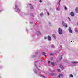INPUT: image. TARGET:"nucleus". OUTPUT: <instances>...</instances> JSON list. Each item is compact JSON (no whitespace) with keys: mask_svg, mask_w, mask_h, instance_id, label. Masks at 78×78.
Returning <instances> with one entry per match:
<instances>
[{"mask_svg":"<svg viewBox=\"0 0 78 78\" xmlns=\"http://www.w3.org/2000/svg\"><path fill=\"white\" fill-rule=\"evenodd\" d=\"M58 32L60 34H62V29L59 28Z\"/></svg>","mask_w":78,"mask_h":78,"instance_id":"1","label":"nucleus"},{"mask_svg":"<svg viewBox=\"0 0 78 78\" xmlns=\"http://www.w3.org/2000/svg\"><path fill=\"white\" fill-rule=\"evenodd\" d=\"M62 24L63 26H64L66 28H67V24H65V23H64V21L62 22Z\"/></svg>","mask_w":78,"mask_h":78,"instance_id":"2","label":"nucleus"},{"mask_svg":"<svg viewBox=\"0 0 78 78\" xmlns=\"http://www.w3.org/2000/svg\"><path fill=\"white\" fill-rule=\"evenodd\" d=\"M70 15L72 16V17H73L74 16V13H73V12H71L70 13Z\"/></svg>","mask_w":78,"mask_h":78,"instance_id":"3","label":"nucleus"},{"mask_svg":"<svg viewBox=\"0 0 78 78\" xmlns=\"http://www.w3.org/2000/svg\"><path fill=\"white\" fill-rule=\"evenodd\" d=\"M68 30H69V32L70 33H72V30L71 29V28H70V27H69V28Z\"/></svg>","mask_w":78,"mask_h":78,"instance_id":"4","label":"nucleus"},{"mask_svg":"<svg viewBox=\"0 0 78 78\" xmlns=\"http://www.w3.org/2000/svg\"><path fill=\"white\" fill-rule=\"evenodd\" d=\"M75 11L77 13H78V8L76 7V8H75Z\"/></svg>","mask_w":78,"mask_h":78,"instance_id":"5","label":"nucleus"},{"mask_svg":"<svg viewBox=\"0 0 78 78\" xmlns=\"http://www.w3.org/2000/svg\"><path fill=\"white\" fill-rule=\"evenodd\" d=\"M72 64H77L78 63V62L73 61L72 62Z\"/></svg>","mask_w":78,"mask_h":78,"instance_id":"6","label":"nucleus"},{"mask_svg":"<svg viewBox=\"0 0 78 78\" xmlns=\"http://www.w3.org/2000/svg\"><path fill=\"white\" fill-rule=\"evenodd\" d=\"M48 39L49 41H51V37L50 36H48Z\"/></svg>","mask_w":78,"mask_h":78,"instance_id":"7","label":"nucleus"},{"mask_svg":"<svg viewBox=\"0 0 78 78\" xmlns=\"http://www.w3.org/2000/svg\"><path fill=\"white\" fill-rule=\"evenodd\" d=\"M60 67V68H61L62 69V70H63V69L64 68L63 67V66H62V65H60L59 66Z\"/></svg>","mask_w":78,"mask_h":78,"instance_id":"8","label":"nucleus"},{"mask_svg":"<svg viewBox=\"0 0 78 78\" xmlns=\"http://www.w3.org/2000/svg\"><path fill=\"white\" fill-rule=\"evenodd\" d=\"M62 76H63L62 74H60L59 75V76L58 77H59V78H61V77H62Z\"/></svg>","mask_w":78,"mask_h":78,"instance_id":"9","label":"nucleus"},{"mask_svg":"<svg viewBox=\"0 0 78 78\" xmlns=\"http://www.w3.org/2000/svg\"><path fill=\"white\" fill-rule=\"evenodd\" d=\"M43 14H44V13H40V16H41V17H42Z\"/></svg>","mask_w":78,"mask_h":78,"instance_id":"10","label":"nucleus"},{"mask_svg":"<svg viewBox=\"0 0 78 78\" xmlns=\"http://www.w3.org/2000/svg\"><path fill=\"white\" fill-rule=\"evenodd\" d=\"M37 35H40L41 34V33H40V32H37Z\"/></svg>","mask_w":78,"mask_h":78,"instance_id":"11","label":"nucleus"},{"mask_svg":"<svg viewBox=\"0 0 78 78\" xmlns=\"http://www.w3.org/2000/svg\"><path fill=\"white\" fill-rule=\"evenodd\" d=\"M51 64L52 65V66H55V63H54V62H51Z\"/></svg>","mask_w":78,"mask_h":78,"instance_id":"12","label":"nucleus"},{"mask_svg":"<svg viewBox=\"0 0 78 78\" xmlns=\"http://www.w3.org/2000/svg\"><path fill=\"white\" fill-rule=\"evenodd\" d=\"M52 36L53 37H54V38H55V39L56 38V36H55V34L53 35Z\"/></svg>","mask_w":78,"mask_h":78,"instance_id":"13","label":"nucleus"},{"mask_svg":"<svg viewBox=\"0 0 78 78\" xmlns=\"http://www.w3.org/2000/svg\"><path fill=\"white\" fill-rule=\"evenodd\" d=\"M51 75H56V74H55L54 73H51Z\"/></svg>","mask_w":78,"mask_h":78,"instance_id":"14","label":"nucleus"},{"mask_svg":"<svg viewBox=\"0 0 78 78\" xmlns=\"http://www.w3.org/2000/svg\"><path fill=\"white\" fill-rule=\"evenodd\" d=\"M62 59V56H61V57L59 58V60H61Z\"/></svg>","mask_w":78,"mask_h":78,"instance_id":"15","label":"nucleus"},{"mask_svg":"<svg viewBox=\"0 0 78 78\" xmlns=\"http://www.w3.org/2000/svg\"><path fill=\"white\" fill-rule=\"evenodd\" d=\"M43 55H44V56H45V52H43Z\"/></svg>","mask_w":78,"mask_h":78,"instance_id":"16","label":"nucleus"},{"mask_svg":"<svg viewBox=\"0 0 78 78\" xmlns=\"http://www.w3.org/2000/svg\"><path fill=\"white\" fill-rule=\"evenodd\" d=\"M64 9H65V10H67V7H66V6L65 7Z\"/></svg>","mask_w":78,"mask_h":78,"instance_id":"17","label":"nucleus"},{"mask_svg":"<svg viewBox=\"0 0 78 78\" xmlns=\"http://www.w3.org/2000/svg\"><path fill=\"white\" fill-rule=\"evenodd\" d=\"M18 11H20V9H19V8H18L17 9Z\"/></svg>","mask_w":78,"mask_h":78,"instance_id":"18","label":"nucleus"},{"mask_svg":"<svg viewBox=\"0 0 78 78\" xmlns=\"http://www.w3.org/2000/svg\"><path fill=\"white\" fill-rule=\"evenodd\" d=\"M70 77H73V75L72 74H70Z\"/></svg>","mask_w":78,"mask_h":78,"instance_id":"19","label":"nucleus"},{"mask_svg":"<svg viewBox=\"0 0 78 78\" xmlns=\"http://www.w3.org/2000/svg\"><path fill=\"white\" fill-rule=\"evenodd\" d=\"M68 19H69V21H71V20H70V19L69 18V17H68Z\"/></svg>","mask_w":78,"mask_h":78,"instance_id":"20","label":"nucleus"},{"mask_svg":"<svg viewBox=\"0 0 78 78\" xmlns=\"http://www.w3.org/2000/svg\"><path fill=\"white\" fill-rule=\"evenodd\" d=\"M50 59H51V60H53V58L52 57H51L50 58Z\"/></svg>","mask_w":78,"mask_h":78,"instance_id":"21","label":"nucleus"},{"mask_svg":"<svg viewBox=\"0 0 78 78\" xmlns=\"http://www.w3.org/2000/svg\"><path fill=\"white\" fill-rule=\"evenodd\" d=\"M57 11H59V9L57 8Z\"/></svg>","mask_w":78,"mask_h":78,"instance_id":"22","label":"nucleus"},{"mask_svg":"<svg viewBox=\"0 0 78 78\" xmlns=\"http://www.w3.org/2000/svg\"><path fill=\"white\" fill-rule=\"evenodd\" d=\"M58 72H60V69H58Z\"/></svg>","mask_w":78,"mask_h":78,"instance_id":"23","label":"nucleus"},{"mask_svg":"<svg viewBox=\"0 0 78 78\" xmlns=\"http://www.w3.org/2000/svg\"><path fill=\"white\" fill-rule=\"evenodd\" d=\"M76 32L77 33H78V30H76Z\"/></svg>","mask_w":78,"mask_h":78,"instance_id":"24","label":"nucleus"},{"mask_svg":"<svg viewBox=\"0 0 78 78\" xmlns=\"http://www.w3.org/2000/svg\"><path fill=\"white\" fill-rule=\"evenodd\" d=\"M15 8H17V6L16 5V6H15Z\"/></svg>","mask_w":78,"mask_h":78,"instance_id":"25","label":"nucleus"},{"mask_svg":"<svg viewBox=\"0 0 78 78\" xmlns=\"http://www.w3.org/2000/svg\"><path fill=\"white\" fill-rule=\"evenodd\" d=\"M31 9H33V7L32 6H31Z\"/></svg>","mask_w":78,"mask_h":78,"instance_id":"26","label":"nucleus"},{"mask_svg":"<svg viewBox=\"0 0 78 78\" xmlns=\"http://www.w3.org/2000/svg\"><path fill=\"white\" fill-rule=\"evenodd\" d=\"M47 14H48V15H49V13H48V12H47Z\"/></svg>","mask_w":78,"mask_h":78,"instance_id":"27","label":"nucleus"},{"mask_svg":"<svg viewBox=\"0 0 78 78\" xmlns=\"http://www.w3.org/2000/svg\"><path fill=\"white\" fill-rule=\"evenodd\" d=\"M40 3H42V1L41 0H40Z\"/></svg>","mask_w":78,"mask_h":78,"instance_id":"28","label":"nucleus"},{"mask_svg":"<svg viewBox=\"0 0 78 78\" xmlns=\"http://www.w3.org/2000/svg\"><path fill=\"white\" fill-rule=\"evenodd\" d=\"M33 57H36V55H33Z\"/></svg>","mask_w":78,"mask_h":78,"instance_id":"29","label":"nucleus"},{"mask_svg":"<svg viewBox=\"0 0 78 78\" xmlns=\"http://www.w3.org/2000/svg\"><path fill=\"white\" fill-rule=\"evenodd\" d=\"M37 69H38V70H39V69H38V67H37Z\"/></svg>","mask_w":78,"mask_h":78,"instance_id":"30","label":"nucleus"},{"mask_svg":"<svg viewBox=\"0 0 78 78\" xmlns=\"http://www.w3.org/2000/svg\"><path fill=\"white\" fill-rule=\"evenodd\" d=\"M50 61H49L48 62V63L49 64V63H50Z\"/></svg>","mask_w":78,"mask_h":78,"instance_id":"31","label":"nucleus"},{"mask_svg":"<svg viewBox=\"0 0 78 78\" xmlns=\"http://www.w3.org/2000/svg\"><path fill=\"white\" fill-rule=\"evenodd\" d=\"M38 67H41V66H40V65H38Z\"/></svg>","mask_w":78,"mask_h":78,"instance_id":"32","label":"nucleus"},{"mask_svg":"<svg viewBox=\"0 0 78 78\" xmlns=\"http://www.w3.org/2000/svg\"><path fill=\"white\" fill-rule=\"evenodd\" d=\"M47 39V37H44L45 39Z\"/></svg>","mask_w":78,"mask_h":78,"instance_id":"33","label":"nucleus"},{"mask_svg":"<svg viewBox=\"0 0 78 78\" xmlns=\"http://www.w3.org/2000/svg\"><path fill=\"white\" fill-rule=\"evenodd\" d=\"M35 72L36 73H37V71H36Z\"/></svg>","mask_w":78,"mask_h":78,"instance_id":"34","label":"nucleus"},{"mask_svg":"<svg viewBox=\"0 0 78 78\" xmlns=\"http://www.w3.org/2000/svg\"><path fill=\"white\" fill-rule=\"evenodd\" d=\"M32 5L31 4H29V6H31Z\"/></svg>","mask_w":78,"mask_h":78,"instance_id":"35","label":"nucleus"},{"mask_svg":"<svg viewBox=\"0 0 78 78\" xmlns=\"http://www.w3.org/2000/svg\"><path fill=\"white\" fill-rule=\"evenodd\" d=\"M51 55H53V54L51 53L50 54Z\"/></svg>","mask_w":78,"mask_h":78,"instance_id":"36","label":"nucleus"},{"mask_svg":"<svg viewBox=\"0 0 78 78\" xmlns=\"http://www.w3.org/2000/svg\"><path fill=\"white\" fill-rule=\"evenodd\" d=\"M60 3V1H59L58 2V3Z\"/></svg>","mask_w":78,"mask_h":78,"instance_id":"37","label":"nucleus"},{"mask_svg":"<svg viewBox=\"0 0 78 78\" xmlns=\"http://www.w3.org/2000/svg\"><path fill=\"white\" fill-rule=\"evenodd\" d=\"M30 23H32V22H30Z\"/></svg>","mask_w":78,"mask_h":78,"instance_id":"38","label":"nucleus"},{"mask_svg":"<svg viewBox=\"0 0 78 78\" xmlns=\"http://www.w3.org/2000/svg\"><path fill=\"white\" fill-rule=\"evenodd\" d=\"M35 62V63H36V62Z\"/></svg>","mask_w":78,"mask_h":78,"instance_id":"39","label":"nucleus"},{"mask_svg":"<svg viewBox=\"0 0 78 78\" xmlns=\"http://www.w3.org/2000/svg\"><path fill=\"white\" fill-rule=\"evenodd\" d=\"M77 25H78V22L77 23Z\"/></svg>","mask_w":78,"mask_h":78,"instance_id":"40","label":"nucleus"},{"mask_svg":"<svg viewBox=\"0 0 78 78\" xmlns=\"http://www.w3.org/2000/svg\"><path fill=\"white\" fill-rule=\"evenodd\" d=\"M54 72H55V70H54Z\"/></svg>","mask_w":78,"mask_h":78,"instance_id":"41","label":"nucleus"},{"mask_svg":"<svg viewBox=\"0 0 78 78\" xmlns=\"http://www.w3.org/2000/svg\"><path fill=\"white\" fill-rule=\"evenodd\" d=\"M35 66L36 67V65H35Z\"/></svg>","mask_w":78,"mask_h":78,"instance_id":"42","label":"nucleus"},{"mask_svg":"<svg viewBox=\"0 0 78 78\" xmlns=\"http://www.w3.org/2000/svg\"><path fill=\"white\" fill-rule=\"evenodd\" d=\"M52 48H53V46H52Z\"/></svg>","mask_w":78,"mask_h":78,"instance_id":"43","label":"nucleus"},{"mask_svg":"<svg viewBox=\"0 0 78 78\" xmlns=\"http://www.w3.org/2000/svg\"><path fill=\"white\" fill-rule=\"evenodd\" d=\"M71 42H72V41H71Z\"/></svg>","mask_w":78,"mask_h":78,"instance_id":"44","label":"nucleus"}]
</instances>
